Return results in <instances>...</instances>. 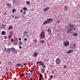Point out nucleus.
Listing matches in <instances>:
<instances>
[{"label":"nucleus","mask_w":80,"mask_h":80,"mask_svg":"<svg viewBox=\"0 0 80 80\" xmlns=\"http://www.w3.org/2000/svg\"><path fill=\"white\" fill-rule=\"evenodd\" d=\"M72 35L74 37H77V36H78V34H77V33H75V32L73 33Z\"/></svg>","instance_id":"obj_15"},{"label":"nucleus","mask_w":80,"mask_h":80,"mask_svg":"<svg viewBox=\"0 0 80 80\" xmlns=\"http://www.w3.org/2000/svg\"><path fill=\"white\" fill-rule=\"evenodd\" d=\"M37 55H38V53L37 52H35L34 53L33 57H37Z\"/></svg>","instance_id":"obj_13"},{"label":"nucleus","mask_w":80,"mask_h":80,"mask_svg":"<svg viewBox=\"0 0 80 80\" xmlns=\"http://www.w3.org/2000/svg\"><path fill=\"white\" fill-rule=\"evenodd\" d=\"M13 28V26L12 25H10L8 27V30H12Z\"/></svg>","instance_id":"obj_14"},{"label":"nucleus","mask_w":80,"mask_h":80,"mask_svg":"<svg viewBox=\"0 0 80 80\" xmlns=\"http://www.w3.org/2000/svg\"><path fill=\"white\" fill-rule=\"evenodd\" d=\"M6 34V32H5L4 31H2V35H5Z\"/></svg>","instance_id":"obj_17"},{"label":"nucleus","mask_w":80,"mask_h":80,"mask_svg":"<svg viewBox=\"0 0 80 80\" xmlns=\"http://www.w3.org/2000/svg\"><path fill=\"white\" fill-rule=\"evenodd\" d=\"M52 72H53V70H52Z\"/></svg>","instance_id":"obj_53"},{"label":"nucleus","mask_w":80,"mask_h":80,"mask_svg":"<svg viewBox=\"0 0 80 80\" xmlns=\"http://www.w3.org/2000/svg\"><path fill=\"white\" fill-rule=\"evenodd\" d=\"M49 9L50 8L49 7L46 8L44 10V12H47V10H49Z\"/></svg>","instance_id":"obj_11"},{"label":"nucleus","mask_w":80,"mask_h":80,"mask_svg":"<svg viewBox=\"0 0 80 80\" xmlns=\"http://www.w3.org/2000/svg\"><path fill=\"white\" fill-rule=\"evenodd\" d=\"M23 65H24V66L27 65V63H24L23 64Z\"/></svg>","instance_id":"obj_32"},{"label":"nucleus","mask_w":80,"mask_h":80,"mask_svg":"<svg viewBox=\"0 0 80 80\" xmlns=\"http://www.w3.org/2000/svg\"><path fill=\"white\" fill-rule=\"evenodd\" d=\"M26 3H27V4L28 5H30V2H29L28 1H27V2H26Z\"/></svg>","instance_id":"obj_30"},{"label":"nucleus","mask_w":80,"mask_h":80,"mask_svg":"<svg viewBox=\"0 0 80 80\" xmlns=\"http://www.w3.org/2000/svg\"><path fill=\"white\" fill-rule=\"evenodd\" d=\"M68 9V8L67 6H65L64 7V10H65V11H67V10Z\"/></svg>","instance_id":"obj_16"},{"label":"nucleus","mask_w":80,"mask_h":80,"mask_svg":"<svg viewBox=\"0 0 80 80\" xmlns=\"http://www.w3.org/2000/svg\"><path fill=\"white\" fill-rule=\"evenodd\" d=\"M60 21L58 20L57 22V23H60Z\"/></svg>","instance_id":"obj_33"},{"label":"nucleus","mask_w":80,"mask_h":80,"mask_svg":"<svg viewBox=\"0 0 80 80\" xmlns=\"http://www.w3.org/2000/svg\"><path fill=\"white\" fill-rule=\"evenodd\" d=\"M19 41H21V40H22V39H21V38H19Z\"/></svg>","instance_id":"obj_44"},{"label":"nucleus","mask_w":80,"mask_h":80,"mask_svg":"<svg viewBox=\"0 0 80 80\" xmlns=\"http://www.w3.org/2000/svg\"><path fill=\"white\" fill-rule=\"evenodd\" d=\"M7 26V25H6V24L5 25H1L0 26V28H5V27H6Z\"/></svg>","instance_id":"obj_8"},{"label":"nucleus","mask_w":80,"mask_h":80,"mask_svg":"<svg viewBox=\"0 0 80 80\" xmlns=\"http://www.w3.org/2000/svg\"><path fill=\"white\" fill-rule=\"evenodd\" d=\"M12 38V33H11L8 37V38Z\"/></svg>","instance_id":"obj_19"},{"label":"nucleus","mask_w":80,"mask_h":80,"mask_svg":"<svg viewBox=\"0 0 80 80\" xmlns=\"http://www.w3.org/2000/svg\"><path fill=\"white\" fill-rule=\"evenodd\" d=\"M4 14L5 15H7V13H6V12H4Z\"/></svg>","instance_id":"obj_47"},{"label":"nucleus","mask_w":80,"mask_h":80,"mask_svg":"<svg viewBox=\"0 0 80 80\" xmlns=\"http://www.w3.org/2000/svg\"><path fill=\"white\" fill-rule=\"evenodd\" d=\"M28 76H29V77H30V76H31V74H30V73H28Z\"/></svg>","instance_id":"obj_34"},{"label":"nucleus","mask_w":80,"mask_h":80,"mask_svg":"<svg viewBox=\"0 0 80 80\" xmlns=\"http://www.w3.org/2000/svg\"><path fill=\"white\" fill-rule=\"evenodd\" d=\"M40 65H43V63H42V62H40Z\"/></svg>","instance_id":"obj_40"},{"label":"nucleus","mask_w":80,"mask_h":80,"mask_svg":"<svg viewBox=\"0 0 80 80\" xmlns=\"http://www.w3.org/2000/svg\"><path fill=\"white\" fill-rule=\"evenodd\" d=\"M31 72H32V71H31Z\"/></svg>","instance_id":"obj_55"},{"label":"nucleus","mask_w":80,"mask_h":80,"mask_svg":"<svg viewBox=\"0 0 80 80\" xmlns=\"http://www.w3.org/2000/svg\"><path fill=\"white\" fill-rule=\"evenodd\" d=\"M4 38H5V39H7V37L6 36H5L4 37Z\"/></svg>","instance_id":"obj_41"},{"label":"nucleus","mask_w":80,"mask_h":80,"mask_svg":"<svg viewBox=\"0 0 80 80\" xmlns=\"http://www.w3.org/2000/svg\"><path fill=\"white\" fill-rule=\"evenodd\" d=\"M1 63H2V62H1V61H0V64H1Z\"/></svg>","instance_id":"obj_52"},{"label":"nucleus","mask_w":80,"mask_h":80,"mask_svg":"<svg viewBox=\"0 0 80 80\" xmlns=\"http://www.w3.org/2000/svg\"><path fill=\"white\" fill-rule=\"evenodd\" d=\"M19 48H22V46H19Z\"/></svg>","instance_id":"obj_45"},{"label":"nucleus","mask_w":80,"mask_h":80,"mask_svg":"<svg viewBox=\"0 0 80 80\" xmlns=\"http://www.w3.org/2000/svg\"><path fill=\"white\" fill-rule=\"evenodd\" d=\"M20 12H23V10H20Z\"/></svg>","instance_id":"obj_50"},{"label":"nucleus","mask_w":80,"mask_h":80,"mask_svg":"<svg viewBox=\"0 0 80 80\" xmlns=\"http://www.w3.org/2000/svg\"><path fill=\"white\" fill-rule=\"evenodd\" d=\"M42 67L43 68H46V66L45 65V64H42Z\"/></svg>","instance_id":"obj_27"},{"label":"nucleus","mask_w":80,"mask_h":80,"mask_svg":"<svg viewBox=\"0 0 80 80\" xmlns=\"http://www.w3.org/2000/svg\"><path fill=\"white\" fill-rule=\"evenodd\" d=\"M64 46L65 47H68L69 45V42L68 41H65L63 43Z\"/></svg>","instance_id":"obj_5"},{"label":"nucleus","mask_w":80,"mask_h":80,"mask_svg":"<svg viewBox=\"0 0 80 80\" xmlns=\"http://www.w3.org/2000/svg\"><path fill=\"white\" fill-rule=\"evenodd\" d=\"M7 6L8 7H9V8H12V7H11V6H12V5L11 4H10V3H7Z\"/></svg>","instance_id":"obj_10"},{"label":"nucleus","mask_w":80,"mask_h":80,"mask_svg":"<svg viewBox=\"0 0 80 80\" xmlns=\"http://www.w3.org/2000/svg\"><path fill=\"white\" fill-rule=\"evenodd\" d=\"M34 42L35 43H37V40L36 39H35L34 40Z\"/></svg>","instance_id":"obj_37"},{"label":"nucleus","mask_w":80,"mask_h":80,"mask_svg":"<svg viewBox=\"0 0 80 80\" xmlns=\"http://www.w3.org/2000/svg\"><path fill=\"white\" fill-rule=\"evenodd\" d=\"M47 31L49 33V35H51V34H52V32H52V30H51V29H48L47 30Z\"/></svg>","instance_id":"obj_9"},{"label":"nucleus","mask_w":80,"mask_h":80,"mask_svg":"<svg viewBox=\"0 0 80 80\" xmlns=\"http://www.w3.org/2000/svg\"><path fill=\"white\" fill-rule=\"evenodd\" d=\"M17 52V51L16 50H15H15L13 52V53H16Z\"/></svg>","instance_id":"obj_25"},{"label":"nucleus","mask_w":80,"mask_h":80,"mask_svg":"<svg viewBox=\"0 0 80 80\" xmlns=\"http://www.w3.org/2000/svg\"><path fill=\"white\" fill-rule=\"evenodd\" d=\"M18 43V40H17V39H16V41L14 42V44L15 45H17Z\"/></svg>","instance_id":"obj_20"},{"label":"nucleus","mask_w":80,"mask_h":80,"mask_svg":"<svg viewBox=\"0 0 80 80\" xmlns=\"http://www.w3.org/2000/svg\"><path fill=\"white\" fill-rule=\"evenodd\" d=\"M42 78H39V80H41V79Z\"/></svg>","instance_id":"obj_51"},{"label":"nucleus","mask_w":80,"mask_h":80,"mask_svg":"<svg viewBox=\"0 0 80 80\" xmlns=\"http://www.w3.org/2000/svg\"><path fill=\"white\" fill-rule=\"evenodd\" d=\"M24 40L25 41H27V38H24Z\"/></svg>","instance_id":"obj_42"},{"label":"nucleus","mask_w":80,"mask_h":80,"mask_svg":"<svg viewBox=\"0 0 80 80\" xmlns=\"http://www.w3.org/2000/svg\"><path fill=\"white\" fill-rule=\"evenodd\" d=\"M69 27L71 28H73V27H74V25L72 24L71 23H69L68 24Z\"/></svg>","instance_id":"obj_7"},{"label":"nucleus","mask_w":80,"mask_h":80,"mask_svg":"<svg viewBox=\"0 0 80 80\" xmlns=\"http://www.w3.org/2000/svg\"><path fill=\"white\" fill-rule=\"evenodd\" d=\"M19 43L20 44V45H22V42L20 41L19 42Z\"/></svg>","instance_id":"obj_31"},{"label":"nucleus","mask_w":80,"mask_h":80,"mask_svg":"<svg viewBox=\"0 0 80 80\" xmlns=\"http://www.w3.org/2000/svg\"><path fill=\"white\" fill-rule=\"evenodd\" d=\"M45 69L44 68H43L42 69L41 72L42 73H43L44 72H45Z\"/></svg>","instance_id":"obj_21"},{"label":"nucleus","mask_w":80,"mask_h":80,"mask_svg":"<svg viewBox=\"0 0 80 80\" xmlns=\"http://www.w3.org/2000/svg\"><path fill=\"white\" fill-rule=\"evenodd\" d=\"M11 42H13V41H14V40H13V39H12L11 40Z\"/></svg>","instance_id":"obj_36"},{"label":"nucleus","mask_w":80,"mask_h":80,"mask_svg":"<svg viewBox=\"0 0 80 80\" xmlns=\"http://www.w3.org/2000/svg\"><path fill=\"white\" fill-rule=\"evenodd\" d=\"M40 62H41V61H40V62H37V63H40Z\"/></svg>","instance_id":"obj_48"},{"label":"nucleus","mask_w":80,"mask_h":80,"mask_svg":"<svg viewBox=\"0 0 80 80\" xmlns=\"http://www.w3.org/2000/svg\"><path fill=\"white\" fill-rule=\"evenodd\" d=\"M50 78L52 79L53 78V76H50Z\"/></svg>","instance_id":"obj_35"},{"label":"nucleus","mask_w":80,"mask_h":80,"mask_svg":"<svg viewBox=\"0 0 80 80\" xmlns=\"http://www.w3.org/2000/svg\"><path fill=\"white\" fill-rule=\"evenodd\" d=\"M12 2L13 3H17V0H13L12 1Z\"/></svg>","instance_id":"obj_23"},{"label":"nucleus","mask_w":80,"mask_h":80,"mask_svg":"<svg viewBox=\"0 0 80 80\" xmlns=\"http://www.w3.org/2000/svg\"><path fill=\"white\" fill-rule=\"evenodd\" d=\"M26 13V11H24V12H23V14H25Z\"/></svg>","instance_id":"obj_39"},{"label":"nucleus","mask_w":80,"mask_h":80,"mask_svg":"<svg viewBox=\"0 0 80 80\" xmlns=\"http://www.w3.org/2000/svg\"><path fill=\"white\" fill-rule=\"evenodd\" d=\"M23 10H27V9L26 8H23Z\"/></svg>","instance_id":"obj_29"},{"label":"nucleus","mask_w":80,"mask_h":80,"mask_svg":"<svg viewBox=\"0 0 80 80\" xmlns=\"http://www.w3.org/2000/svg\"><path fill=\"white\" fill-rule=\"evenodd\" d=\"M76 47V44H72L71 45V48H75Z\"/></svg>","instance_id":"obj_12"},{"label":"nucleus","mask_w":80,"mask_h":80,"mask_svg":"<svg viewBox=\"0 0 80 80\" xmlns=\"http://www.w3.org/2000/svg\"><path fill=\"white\" fill-rule=\"evenodd\" d=\"M15 18H16V19L17 18V16H15Z\"/></svg>","instance_id":"obj_49"},{"label":"nucleus","mask_w":80,"mask_h":80,"mask_svg":"<svg viewBox=\"0 0 80 80\" xmlns=\"http://www.w3.org/2000/svg\"><path fill=\"white\" fill-rule=\"evenodd\" d=\"M4 51H5L6 52H8V53H9V52H13L15 50V48H8L7 50V48H5L4 50Z\"/></svg>","instance_id":"obj_1"},{"label":"nucleus","mask_w":80,"mask_h":80,"mask_svg":"<svg viewBox=\"0 0 80 80\" xmlns=\"http://www.w3.org/2000/svg\"><path fill=\"white\" fill-rule=\"evenodd\" d=\"M40 42L42 43H45V41L43 40H41L40 41Z\"/></svg>","instance_id":"obj_24"},{"label":"nucleus","mask_w":80,"mask_h":80,"mask_svg":"<svg viewBox=\"0 0 80 80\" xmlns=\"http://www.w3.org/2000/svg\"><path fill=\"white\" fill-rule=\"evenodd\" d=\"M28 32L25 31L24 32V33H23V34H24V35H25V34H28Z\"/></svg>","instance_id":"obj_26"},{"label":"nucleus","mask_w":80,"mask_h":80,"mask_svg":"<svg viewBox=\"0 0 80 80\" xmlns=\"http://www.w3.org/2000/svg\"><path fill=\"white\" fill-rule=\"evenodd\" d=\"M52 19L50 18L48 19L46 21H44L43 23L44 25H45L46 24H48V23H50L52 22Z\"/></svg>","instance_id":"obj_2"},{"label":"nucleus","mask_w":80,"mask_h":80,"mask_svg":"<svg viewBox=\"0 0 80 80\" xmlns=\"http://www.w3.org/2000/svg\"><path fill=\"white\" fill-rule=\"evenodd\" d=\"M71 52H73V50H68V51L67 52V53H71Z\"/></svg>","instance_id":"obj_18"},{"label":"nucleus","mask_w":80,"mask_h":80,"mask_svg":"<svg viewBox=\"0 0 80 80\" xmlns=\"http://www.w3.org/2000/svg\"><path fill=\"white\" fill-rule=\"evenodd\" d=\"M75 30V28H72L68 29V31H67V33L69 34L70 33L71 31L72 30Z\"/></svg>","instance_id":"obj_3"},{"label":"nucleus","mask_w":80,"mask_h":80,"mask_svg":"<svg viewBox=\"0 0 80 80\" xmlns=\"http://www.w3.org/2000/svg\"><path fill=\"white\" fill-rule=\"evenodd\" d=\"M23 74H22L21 75V77H23Z\"/></svg>","instance_id":"obj_46"},{"label":"nucleus","mask_w":80,"mask_h":80,"mask_svg":"<svg viewBox=\"0 0 80 80\" xmlns=\"http://www.w3.org/2000/svg\"><path fill=\"white\" fill-rule=\"evenodd\" d=\"M18 18H19V17H18Z\"/></svg>","instance_id":"obj_54"},{"label":"nucleus","mask_w":80,"mask_h":80,"mask_svg":"<svg viewBox=\"0 0 80 80\" xmlns=\"http://www.w3.org/2000/svg\"><path fill=\"white\" fill-rule=\"evenodd\" d=\"M17 66H20V64L19 63L16 65Z\"/></svg>","instance_id":"obj_38"},{"label":"nucleus","mask_w":80,"mask_h":80,"mask_svg":"<svg viewBox=\"0 0 80 80\" xmlns=\"http://www.w3.org/2000/svg\"><path fill=\"white\" fill-rule=\"evenodd\" d=\"M63 68H67V67L65 66H64Z\"/></svg>","instance_id":"obj_43"},{"label":"nucleus","mask_w":80,"mask_h":80,"mask_svg":"<svg viewBox=\"0 0 80 80\" xmlns=\"http://www.w3.org/2000/svg\"><path fill=\"white\" fill-rule=\"evenodd\" d=\"M42 77H43V76L42 75V74H40L39 75V78H42Z\"/></svg>","instance_id":"obj_22"},{"label":"nucleus","mask_w":80,"mask_h":80,"mask_svg":"<svg viewBox=\"0 0 80 80\" xmlns=\"http://www.w3.org/2000/svg\"><path fill=\"white\" fill-rule=\"evenodd\" d=\"M16 12V9H14L12 10V12Z\"/></svg>","instance_id":"obj_28"},{"label":"nucleus","mask_w":80,"mask_h":80,"mask_svg":"<svg viewBox=\"0 0 80 80\" xmlns=\"http://www.w3.org/2000/svg\"><path fill=\"white\" fill-rule=\"evenodd\" d=\"M45 33L44 32H42L40 34V38L41 39H43L45 37Z\"/></svg>","instance_id":"obj_4"},{"label":"nucleus","mask_w":80,"mask_h":80,"mask_svg":"<svg viewBox=\"0 0 80 80\" xmlns=\"http://www.w3.org/2000/svg\"><path fill=\"white\" fill-rule=\"evenodd\" d=\"M56 62L58 65L60 64V62H61V59L60 58H58L56 60Z\"/></svg>","instance_id":"obj_6"}]
</instances>
